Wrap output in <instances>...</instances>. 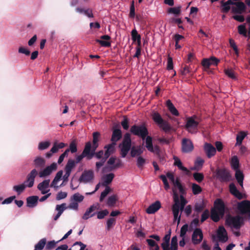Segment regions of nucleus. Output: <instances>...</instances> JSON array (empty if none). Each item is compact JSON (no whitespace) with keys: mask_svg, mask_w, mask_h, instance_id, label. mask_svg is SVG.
<instances>
[{"mask_svg":"<svg viewBox=\"0 0 250 250\" xmlns=\"http://www.w3.org/2000/svg\"><path fill=\"white\" fill-rule=\"evenodd\" d=\"M173 198L174 204L172 206V211L173 214L174 219L177 220L179 223L181 219V215H179V211L183 210L186 204L187 203L186 199L184 196H179L175 188H172Z\"/></svg>","mask_w":250,"mask_h":250,"instance_id":"nucleus-1","label":"nucleus"},{"mask_svg":"<svg viewBox=\"0 0 250 250\" xmlns=\"http://www.w3.org/2000/svg\"><path fill=\"white\" fill-rule=\"evenodd\" d=\"M38 174V171L35 168L33 169L27 175L24 184L14 186L13 189L20 194L24 190L26 187H32L34 184L35 178Z\"/></svg>","mask_w":250,"mask_h":250,"instance_id":"nucleus-2","label":"nucleus"},{"mask_svg":"<svg viewBox=\"0 0 250 250\" xmlns=\"http://www.w3.org/2000/svg\"><path fill=\"white\" fill-rule=\"evenodd\" d=\"M120 148V154L122 158H125L127 155L129 151L131 149V139L130 134L126 133L124 136L122 143L119 146Z\"/></svg>","mask_w":250,"mask_h":250,"instance_id":"nucleus-3","label":"nucleus"},{"mask_svg":"<svg viewBox=\"0 0 250 250\" xmlns=\"http://www.w3.org/2000/svg\"><path fill=\"white\" fill-rule=\"evenodd\" d=\"M200 122V119L196 115L188 117L187 119L185 128L189 133L195 134L198 131V126Z\"/></svg>","mask_w":250,"mask_h":250,"instance_id":"nucleus-4","label":"nucleus"},{"mask_svg":"<svg viewBox=\"0 0 250 250\" xmlns=\"http://www.w3.org/2000/svg\"><path fill=\"white\" fill-rule=\"evenodd\" d=\"M152 118L154 122L159 125L163 131L167 133L170 131L172 127L168 122L163 120L161 115L157 112H154L152 114Z\"/></svg>","mask_w":250,"mask_h":250,"instance_id":"nucleus-5","label":"nucleus"},{"mask_svg":"<svg viewBox=\"0 0 250 250\" xmlns=\"http://www.w3.org/2000/svg\"><path fill=\"white\" fill-rule=\"evenodd\" d=\"M130 132L132 134L141 137L143 140H145L148 134V129L145 124L132 125L130 129Z\"/></svg>","mask_w":250,"mask_h":250,"instance_id":"nucleus-6","label":"nucleus"},{"mask_svg":"<svg viewBox=\"0 0 250 250\" xmlns=\"http://www.w3.org/2000/svg\"><path fill=\"white\" fill-rule=\"evenodd\" d=\"M217 178L221 182H228L232 180V175L226 168H217L216 170Z\"/></svg>","mask_w":250,"mask_h":250,"instance_id":"nucleus-7","label":"nucleus"},{"mask_svg":"<svg viewBox=\"0 0 250 250\" xmlns=\"http://www.w3.org/2000/svg\"><path fill=\"white\" fill-rule=\"evenodd\" d=\"M242 222V218L239 216H229L226 220V223L227 225L235 229H239L240 228Z\"/></svg>","mask_w":250,"mask_h":250,"instance_id":"nucleus-8","label":"nucleus"},{"mask_svg":"<svg viewBox=\"0 0 250 250\" xmlns=\"http://www.w3.org/2000/svg\"><path fill=\"white\" fill-rule=\"evenodd\" d=\"M237 209L242 215H247L250 218V201L243 200L237 204Z\"/></svg>","mask_w":250,"mask_h":250,"instance_id":"nucleus-9","label":"nucleus"},{"mask_svg":"<svg viewBox=\"0 0 250 250\" xmlns=\"http://www.w3.org/2000/svg\"><path fill=\"white\" fill-rule=\"evenodd\" d=\"M107 165L109 166V171L113 170L115 169L118 168L123 166V163L122 160L119 158H117L116 157H111L107 162Z\"/></svg>","mask_w":250,"mask_h":250,"instance_id":"nucleus-10","label":"nucleus"},{"mask_svg":"<svg viewBox=\"0 0 250 250\" xmlns=\"http://www.w3.org/2000/svg\"><path fill=\"white\" fill-rule=\"evenodd\" d=\"M86 143L87 146H88L89 148V153L90 154L89 156H90V157H89L90 160H91L93 157V156H95L98 159L102 160V159L104 157H103V155H104V151L101 150L96 152V150L97 148H94L93 150V148H92L91 147V143L90 142H88Z\"/></svg>","mask_w":250,"mask_h":250,"instance_id":"nucleus-11","label":"nucleus"},{"mask_svg":"<svg viewBox=\"0 0 250 250\" xmlns=\"http://www.w3.org/2000/svg\"><path fill=\"white\" fill-rule=\"evenodd\" d=\"M94 172L92 170H84L79 178V181L84 183L90 182L94 179Z\"/></svg>","mask_w":250,"mask_h":250,"instance_id":"nucleus-12","label":"nucleus"},{"mask_svg":"<svg viewBox=\"0 0 250 250\" xmlns=\"http://www.w3.org/2000/svg\"><path fill=\"white\" fill-rule=\"evenodd\" d=\"M57 165L56 163H53L49 166L46 167L43 170L39 173L40 177H45L50 175L51 173L57 169Z\"/></svg>","mask_w":250,"mask_h":250,"instance_id":"nucleus-13","label":"nucleus"},{"mask_svg":"<svg viewBox=\"0 0 250 250\" xmlns=\"http://www.w3.org/2000/svg\"><path fill=\"white\" fill-rule=\"evenodd\" d=\"M193 144L189 139L184 138L182 140V150L183 152H190L193 150Z\"/></svg>","mask_w":250,"mask_h":250,"instance_id":"nucleus-14","label":"nucleus"},{"mask_svg":"<svg viewBox=\"0 0 250 250\" xmlns=\"http://www.w3.org/2000/svg\"><path fill=\"white\" fill-rule=\"evenodd\" d=\"M203 235L200 229H196L192 235V241L194 245L199 244L203 240Z\"/></svg>","mask_w":250,"mask_h":250,"instance_id":"nucleus-15","label":"nucleus"},{"mask_svg":"<svg viewBox=\"0 0 250 250\" xmlns=\"http://www.w3.org/2000/svg\"><path fill=\"white\" fill-rule=\"evenodd\" d=\"M214 208L218 211L221 217H223L225 212V205L221 199H217L214 203Z\"/></svg>","mask_w":250,"mask_h":250,"instance_id":"nucleus-16","label":"nucleus"},{"mask_svg":"<svg viewBox=\"0 0 250 250\" xmlns=\"http://www.w3.org/2000/svg\"><path fill=\"white\" fill-rule=\"evenodd\" d=\"M98 204H93L88 208L83 215L82 218L83 220H87L90 217H93L96 213L95 210L98 209Z\"/></svg>","mask_w":250,"mask_h":250,"instance_id":"nucleus-17","label":"nucleus"},{"mask_svg":"<svg viewBox=\"0 0 250 250\" xmlns=\"http://www.w3.org/2000/svg\"><path fill=\"white\" fill-rule=\"evenodd\" d=\"M234 5L235 6L231 8V12L233 13L241 14L246 10V6L242 1L235 2Z\"/></svg>","mask_w":250,"mask_h":250,"instance_id":"nucleus-18","label":"nucleus"},{"mask_svg":"<svg viewBox=\"0 0 250 250\" xmlns=\"http://www.w3.org/2000/svg\"><path fill=\"white\" fill-rule=\"evenodd\" d=\"M116 144L115 143H111L110 144L105 145L104 146V149H105L104 153V157L107 159L112 154H113L115 151V146Z\"/></svg>","mask_w":250,"mask_h":250,"instance_id":"nucleus-19","label":"nucleus"},{"mask_svg":"<svg viewBox=\"0 0 250 250\" xmlns=\"http://www.w3.org/2000/svg\"><path fill=\"white\" fill-rule=\"evenodd\" d=\"M111 38L109 35H105L101 37V39H96V42L99 43L102 46L109 47L111 46V42H109Z\"/></svg>","mask_w":250,"mask_h":250,"instance_id":"nucleus-20","label":"nucleus"},{"mask_svg":"<svg viewBox=\"0 0 250 250\" xmlns=\"http://www.w3.org/2000/svg\"><path fill=\"white\" fill-rule=\"evenodd\" d=\"M230 193L239 200L243 198V194L237 188L234 183H231L229 185Z\"/></svg>","mask_w":250,"mask_h":250,"instance_id":"nucleus-21","label":"nucleus"},{"mask_svg":"<svg viewBox=\"0 0 250 250\" xmlns=\"http://www.w3.org/2000/svg\"><path fill=\"white\" fill-rule=\"evenodd\" d=\"M161 207L160 201H156L150 205L146 209V212L148 214H153L157 211Z\"/></svg>","mask_w":250,"mask_h":250,"instance_id":"nucleus-22","label":"nucleus"},{"mask_svg":"<svg viewBox=\"0 0 250 250\" xmlns=\"http://www.w3.org/2000/svg\"><path fill=\"white\" fill-rule=\"evenodd\" d=\"M204 149L208 158L215 155L216 152V148L212 145L208 143L205 144Z\"/></svg>","mask_w":250,"mask_h":250,"instance_id":"nucleus-23","label":"nucleus"},{"mask_svg":"<svg viewBox=\"0 0 250 250\" xmlns=\"http://www.w3.org/2000/svg\"><path fill=\"white\" fill-rule=\"evenodd\" d=\"M39 197L37 196H31L26 198V206L30 208H33L38 205Z\"/></svg>","mask_w":250,"mask_h":250,"instance_id":"nucleus-24","label":"nucleus"},{"mask_svg":"<svg viewBox=\"0 0 250 250\" xmlns=\"http://www.w3.org/2000/svg\"><path fill=\"white\" fill-rule=\"evenodd\" d=\"M89 153V148L86 146V143L85 145L82 154L76 157V164L80 162L84 157H86L87 160H90Z\"/></svg>","mask_w":250,"mask_h":250,"instance_id":"nucleus-25","label":"nucleus"},{"mask_svg":"<svg viewBox=\"0 0 250 250\" xmlns=\"http://www.w3.org/2000/svg\"><path fill=\"white\" fill-rule=\"evenodd\" d=\"M114 177L115 175L112 173L104 175L102 177V186L105 187H108V185L112 182Z\"/></svg>","mask_w":250,"mask_h":250,"instance_id":"nucleus-26","label":"nucleus"},{"mask_svg":"<svg viewBox=\"0 0 250 250\" xmlns=\"http://www.w3.org/2000/svg\"><path fill=\"white\" fill-rule=\"evenodd\" d=\"M218 237L219 240L222 242H225L228 240V236L226 234V230L223 226L219 227L218 231Z\"/></svg>","mask_w":250,"mask_h":250,"instance_id":"nucleus-27","label":"nucleus"},{"mask_svg":"<svg viewBox=\"0 0 250 250\" xmlns=\"http://www.w3.org/2000/svg\"><path fill=\"white\" fill-rule=\"evenodd\" d=\"M122 136V131L120 129H114L111 138L112 143H115L120 140Z\"/></svg>","mask_w":250,"mask_h":250,"instance_id":"nucleus-28","label":"nucleus"},{"mask_svg":"<svg viewBox=\"0 0 250 250\" xmlns=\"http://www.w3.org/2000/svg\"><path fill=\"white\" fill-rule=\"evenodd\" d=\"M235 177L238 183L242 188H243V181L244 179V175L243 172L239 170H235Z\"/></svg>","mask_w":250,"mask_h":250,"instance_id":"nucleus-29","label":"nucleus"},{"mask_svg":"<svg viewBox=\"0 0 250 250\" xmlns=\"http://www.w3.org/2000/svg\"><path fill=\"white\" fill-rule=\"evenodd\" d=\"M144 151L142 147L139 146L136 147L133 146L131 149L130 155L132 157L136 156H141L140 155L143 153Z\"/></svg>","mask_w":250,"mask_h":250,"instance_id":"nucleus-30","label":"nucleus"},{"mask_svg":"<svg viewBox=\"0 0 250 250\" xmlns=\"http://www.w3.org/2000/svg\"><path fill=\"white\" fill-rule=\"evenodd\" d=\"M101 134L99 132H94L93 133V140L92 145L91 144L92 148H93V150L95 148H98L99 146V141H100Z\"/></svg>","mask_w":250,"mask_h":250,"instance_id":"nucleus-31","label":"nucleus"},{"mask_svg":"<svg viewBox=\"0 0 250 250\" xmlns=\"http://www.w3.org/2000/svg\"><path fill=\"white\" fill-rule=\"evenodd\" d=\"M231 167L234 171L239 170L240 163L239 160L237 156L232 157L230 161Z\"/></svg>","mask_w":250,"mask_h":250,"instance_id":"nucleus-32","label":"nucleus"},{"mask_svg":"<svg viewBox=\"0 0 250 250\" xmlns=\"http://www.w3.org/2000/svg\"><path fill=\"white\" fill-rule=\"evenodd\" d=\"M173 159L174 160V166H177L179 169H180L183 171H185L187 173L189 172V170H188V169L187 167H186L183 166L181 161L178 157H177L176 156H174Z\"/></svg>","mask_w":250,"mask_h":250,"instance_id":"nucleus-33","label":"nucleus"},{"mask_svg":"<svg viewBox=\"0 0 250 250\" xmlns=\"http://www.w3.org/2000/svg\"><path fill=\"white\" fill-rule=\"evenodd\" d=\"M170 238V231L168 234H166L163 238L164 242L161 244V246L163 250H169Z\"/></svg>","mask_w":250,"mask_h":250,"instance_id":"nucleus-34","label":"nucleus"},{"mask_svg":"<svg viewBox=\"0 0 250 250\" xmlns=\"http://www.w3.org/2000/svg\"><path fill=\"white\" fill-rule=\"evenodd\" d=\"M166 105L169 110V111L171 112L172 114L174 116H178L179 112L177 110V109L175 107L173 104L172 103L170 100H168L166 102Z\"/></svg>","mask_w":250,"mask_h":250,"instance_id":"nucleus-35","label":"nucleus"},{"mask_svg":"<svg viewBox=\"0 0 250 250\" xmlns=\"http://www.w3.org/2000/svg\"><path fill=\"white\" fill-rule=\"evenodd\" d=\"M45 164V160L41 157H37L34 160V165L36 168H42Z\"/></svg>","mask_w":250,"mask_h":250,"instance_id":"nucleus-36","label":"nucleus"},{"mask_svg":"<svg viewBox=\"0 0 250 250\" xmlns=\"http://www.w3.org/2000/svg\"><path fill=\"white\" fill-rule=\"evenodd\" d=\"M247 135V133L244 131H241L239 132L236 136V143L235 144V146H240L242 144L243 140Z\"/></svg>","mask_w":250,"mask_h":250,"instance_id":"nucleus-37","label":"nucleus"},{"mask_svg":"<svg viewBox=\"0 0 250 250\" xmlns=\"http://www.w3.org/2000/svg\"><path fill=\"white\" fill-rule=\"evenodd\" d=\"M221 215L218 211L212 208L210 211V218L215 222H218L220 219Z\"/></svg>","mask_w":250,"mask_h":250,"instance_id":"nucleus-38","label":"nucleus"},{"mask_svg":"<svg viewBox=\"0 0 250 250\" xmlns=\"http://www.w3.org/2000/svg\"><path fill=\"white\" fill-rule=\"evenodd\" d=\"M75 161L72 159H69L65 167L64 170L71 173L72 169L75 167Z\"/></svg>","mask_w":250,"mask_h":250,"instance_id":"nucleus-39","label":"nucleus"},{"mask_svg":"<svg viewBox=\"0 0 250 250\" xmlns=\"http://www.w3.org/2000/svg\"><path fill=\"white\" fill-rule=\"evenodd\" d=\"M145 140H146V147L149 151H153L152 138L150 136L147 135Z\"/></svg>","mask_w":250,"mask_h":250,"instance_id":"nucleus-40","label":"nucleus"},{"mask_svg":"<svg viewBox=\"0 0 250 250\" xmlns=\"http://www.w3.org/2000/svg\"><path fill=\"white\" fill-rule=\"evenodd\" d=\"M49 179L44 180L42 182L38 184L37 188L39 190L46 189L49 187Z\"/></svg>","mask_w":250,"mask_h":250,"instance_id":"nucleus-41","label":"nucleus"},{"mask_svg":"<svg viewBox=\"0 0 250 250\" xmlns=\"http://www.w3.org/2000/svg\"><path fill=\"white\" fill-rule=\"evenodd\" d=\"M46 243V239L44 238L41 239L39 242L35 246L34 250H42Z\"/></svg>","mask_w":250,"mask_h":250,"instance_id":"nucleus-42","label":"nucleus"},{"mask_svg":"<svg viewBox=\"0 0 250 250\" xmlns=\"http://www.w3.org/2000/svg\"><path fill=\"white\" fill-rule=\"evenodd\" d=\"M84 199V196L79 193H76L71 197V201H75L77 203H80Z\"/></svg>","mask_w":250,"mask_h":250,"instance_id":"nucleus-43","label":"nucleus"},{"mask_svg":"<svg viewBox=\"0 0 250 250\" xmlns=\"http://www.w3.org/2000/svg\"><path fill=\"white\" fill-rule=\"evenodd\" d=\"M118 200V197L116 195H113L109 196L107 201V204L108 206L113 207L116 204Z\"/></svg>","mask_w":250,"mask_h":250,"instance_id":"nucleus-44","label":"nucleus"},{"mask_svg":"<svg viewBox=\"0 0 250 250\" xmlns=\"http://www.w3.org/2000/svg\"><path fill=\"white\" fill-rule=\"evenodd\" d=\"M146 160L145 158H143L142 156L138 157L136 163L137 167L139 168L142 169L146 164Z\"/></svg>","mask_w":250,"mask_h":250,"instance_id":"nucleus-45","label":"nucleus"},{"mask_svg":"<svg viewBox=\"0 0 250 250\" xmlns=\"http://www.w3.org/2000/svg\"><path fill=\"white\" fill-rule=\"evenodd\" d=\"M178 249V243L177 238L176 236H173L171 241L170 247L169 250H177Z\"/></svg>","mask_w":250,"mask_h":250,"instance_id":"nucleus-46","label":"nucleus"},{"mask_svg":"<svg viewBox=\"0 0 250 250\" xmlns=\"http://www.w3.org/2000/svg\"><path fill=\"white\" fill-rule=\"evenodd\" d=\"M181 6L171 7L168 8L167 12L168 13L173 14L176 15H179L181 13Z\"/></svg>","mask_w":250,"mask_h":250,"instance_id":"nucleus-47","label":"nucleus"},{"mask_svg":"<svg viewBox=\"0 0 250 250\" xmlns=\"http://www.w3.org/2000/svg\"><path fill=\"white\" fill-rule=\"evenodd\" d=\"M191 188L193 194L194 195L198 194L202 191V188L201 187L195 183L192 184Z\"/></svg>","mask_w":250,"mask_h":250,"instance_id":"nucleus-48","label":"nucleus"},{"mask_svg":"<svg viewBox=\"0 0 250 250\" xmlns=\"http://www.w3.org/2000/svg\"><path fill=\"white\" fill-rule=\"evenodd\" d=\"M193 177L194 179L199 183L204 179V175L202 173L195 172L193 174Z\"/></svg>","mask_w":250,"mask_h":250,"instance_id":"nucleus-49","label":"nucleus"},{"mask_svg":"<svg viewBox=\"0 0 250 250\" xmlns=\"http://www.w3.org/2000/svg\"><path fill=\"white\" fill-rule=\"evenodd\" d=\"M131 37L132 41L135 42L138 41L139 39L141 40V37L140 35L138 33L136 29H134L131 31Z\"/></svg>","mask_w":250,"mask_h":250,"instance_id":"nucleus-50","label":"nucleus"},{"mask_svg":"<svg viewBox=\"0 0 250 250\" xmlns=\"http://www.w3.org/2000/svg\"><path fill=\"white\" fill-rule=\"evenodd\" d=\"M109 213V211L107 209H104L96 212L97 215V218L99 219H104L105 216L107 215Z\"/></svg>","mask_w":250,"mask_h":250,"instance_id":"nucleus-51","label":"nucleus"},{"mask_svg":"<svg viewBox=\"0 0 250 250\" xmlns=\"http://www.w3.org/2000/svg\"><path fill=\"white\" fill-rule=\"evenodd\" d=\"M150 152L155 153L160 159V160L162 159L161 155V150L160 147L158 146L155 145L154 146H153V151H150Z\"/></svg>","mask_w":250,"mask_h":250,"instance_id":"nucleus-52","label":"nucleus"},{"mask_svg":"<svg viewBox=\"0 0 250 250\" xmlns=\"http://www.w3.org/2000/svg\"><path fill=\"white\" fill-rule=\"evenodd\" d=\"M191 69L189 66L185 65L181 70V74L184 76H186L188 74H190L191 73Z\"/></svg>","mask_w":250,"mask_h":250,"instance_id":"nucleus-53","label":"nucleus"},{"mask_svg":"<svg viewBox=\"0 0 250 250\" xmlns=\"http://www.w3.org/2000/svg\"><path fill=\"white\" fill-rule=\"evenodd\" d=\"M204 208L205 206L203 203H197L194 205V211L197 213L201 212Z\"/></svg>","mask_w":250,"mask_h":250,"instance_id":"nucleus-54","label":"nucleus"},{"mask_svg":"<svg viewBox=\"0 0 250 250\" xmlns=\"http://www.w3.org/2000/svg\"><path fill=\"white\" fill-rule=\"evenodd\" d=\"M67 208L66 203H62L61 205H57L56 207V210L59 212V214H62L63 211Z\"/></svg>","mask_w":250,"mask_h":250,"instance_id":"nucleus-55","label":"nucleus"},{"mask_svg":"<svg viewBox=\"0 0 250 250\" xmlns=\"http://www.w3.org/2000/svg\"><path fill=\"white\" fill-rule=\"evenodd\" d=\"M116 219L114 218H109L106 222V229L109 230L115 224Z\"/></svg>","mask_w":250,"mask_h":250,"instance_id":"nucleus-56","label":"nucleus"},{"mask_svg":"<svg viewBox=\"0 0 250 250\" xmlns=\"http://www.w3.org/2000/svg\"><path fill=\"white\" fill-rule=\"evenodd\" d=\"M110 191V188L109 187H105V189L103 191L100 197V201L102 202L107 195L109 193Z\"/></svg>","mask_w":250,"mask_h":250,"instance_id":"nucleus-57","label":"nucleus"},{"mask_svg":"<svg viewBox=\"0 0 250 250\" xmlns=\"http://www.w3.org/2000/svg\"><path fill=\"white\" fill-rule=\"evenodd\" d=\"M225 74L232 79H235L236 77L234 71L231 69H226L224 70Z\"/></svg>","mask_w":250,"mask_h":250,"instance_id":"nucleus-58","label":"nucleus"},{"mask_svg":"<svg viewBox=\"0 0 250 250\" xmlns=\"http://www.w3.org/2000/svg\"><path fill=\"white\" fill-rule=\"evenodd\" d=\"M59 242V241L55 242L54 240L48 242L45 247L46 250H50L53 249L55 247L56 244Z\"/></svg>","mask_w":250,"mask_h":250,"instance_id":"nucleus-59","label":"nucleus"},{"mask_svg":"<svg viewBox=\"0 0 250 250\" xmlns=\"http://www.w3.org/2000/svg\"><path fill=\"white\" fill-rule=\"evenodd\" d=\"M50 145V142L46 141V142H42L39 143L38 148L40 150H44L47 148Z\"/></svg>","mask_w":250,"mask_h":250,"instance_id":"nucleus-60","label":"nucleus"},{"mask_svg":"<svg viewBox=\"0 0 250 250\" xmlns=\"http://www.w3.org/2000/svg\"><path fill=\"white\" fill-rule=\"evenodd\" d=\"M160 178L164 183L165 189L166 190H168L170 188V186L167 182L166 176L164 175H160Z\"/></svg>","mask_w":250,"mask_h":250,"instance_id":"nucleus-61","label":"nucleus"},{"mask_svg":"<svg viewBox=\"0 0 250 250\" xmlns=\"http://www.w3.org/2000/svg\"><path fill=\"white\" fill-rule=\"evenodd\" d=\"M209 217V211L208 209H206L203 212L201 215V222L203 223Z\"/></svg>","mask_w":250,"mask_h":250,"instance_id":"nucleus-62","label":"nucleus"},{"mask_svg":"<svg viewBox=\"0 0 250 250\" xmlns=\"http://www.w3.org/2000/svg\"><path fill=\"white\" fill-rule=\"evenodd\" d=\"M121 124L125 130H127L129 128V122L126 117H124V120L121 122Z\"/></svg>","mask_w":250,"mask_h":250,"instance_id":"nucleus-63","label":"nucleus"},{"mask_svg":"<svg viewBox=\"0 0 250 250\" xmlns=\"http://www.w3.org/2000/svg\"><path fill=\"white\" fill-rule=\"evenodd\" d=\"M79 205L75 201H71L70 203L67 207V208L72 209L75 210H78Z\"/></svg>","mask_w":250,"mask_h":250,"instance_id":"nucleus-64","label":"nucleus"}]
</instances>
